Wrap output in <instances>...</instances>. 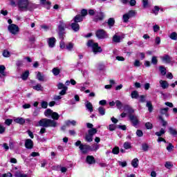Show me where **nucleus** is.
Masks as SVG:
<instances>
[{"label": "nucleus", "mask_w": 177, "mask_h": 177, "mask_svg": "<svg viewBox=\"0 0 177 177\" xmlns=\"http://www.w3.org/2000/svg\"><path fill=\"white\" fill-rule=\"evenodd\" d=\"M60 115L56 112H53L51 115L52 119L43 118L38 122V127H44V128H56L57 127V122L55 120H59Z\"/></svg>", "instance_id": "nucleus-1"}, {"label": "nucleus", "mask_w": 177, "mask_h": 177, "mask_svg": "<svg viewBox=\"0 0 177 177\" xmlns=\"http://www.w3.org/2000/svg\"><path fill=\"white\" fill-rule=\"evenodd\" d=\"M17 6L20 12H27V10H30V1L28 0H18Z\"/></svg>", "instance_id": "nucleus-2"}, {"label": "nucleus", "mask_w": 177, "mask_h": 177, "mask_svg": "<svg viewBox=\"0 0 177 177\" xmlns=\"http://www.w3.org/2000/svg\"><path fill=\"white\" fill-rule=\"evenodd\" d=\"M87 46L92 48L93 53H101L102 52V47L99 46V44L93 42V40H88Z\"/></svg>", "instance_id": "nucleus-3"}, {"label": "nucleus", "mask_w": 177, "mask_h": 177, "mask_svg": "<svg viewBox=\"0 0 177 177\" xmlns=\"http://www.w3.org/2000/svg\"><path fill=\"white\" fill-rule=\"evenodd\" d=\"M127 107L129 109V113H130L129 115V118L131 121V122L133 124L134 127H136L138 124H139V120L138 119V116L132 114L135 112V111L131 108L129 106H127Z\"/></svg>", "instance_id": "nucleus-4"}, {"label": "nucleus", "mask_w": 177, "mask_h": 177, "mask_svg": "<svg viewBox=\"0 0 177 177\" xmlns=\"http://www.w3.org/2000/svg\"><path fill=\"white\" fill-rule=\"evenodd\" d=\"M67 28V24H64L63 21H59V25L58 26V30H59V38L62 40L64 39V30L65 28Z\"/></svg>", "instance_id": "nucleus-5"}, {"label": "nucleus", "mask_w": 177, "mask_h": 177, "mask_svg": "<svg viewBox=\"0 0 177 177\" xmlns=\"http://www.w3.org/2000/svg\"><path fill=\"white\" fill-rule=\"evenodd\" d=\"M8 30L10 34L13 35H17L19 34V31H20V28L19 26L15 24H10L8 27Z\"/></svg>", "instance_id": "nucleus-6"}, {"label": "nucleus", "mask_w": 177, "mask_h": 177, "mask_svg": "<svg viewBox=\"0 0 177 177\" xmlns=\"http://www.w3.org/2000/svg\"><path fill=\"white\" fill-rule=\"evenodd\" d=\"M95 35L98 39H104V38H109V35H107V32H106V31L103 29L97 30Z\"/></svg>", "instance_id": "nucleus-7"}, {"label": "nucleus", "mask_w": 177, "mask_h": 177, "mask_svg": "<svg viewBox=\"0 0 177 177\" xmlns=\"http://www.w3.org/2000/svg\"><path fill=\"white\" fill-rule=\"evenodd\" d=\"M57 88L58 89H62L59 93V95H61L62 96L66 95L67 89H68V88L63 83H59L57 84Z\"/></svg>", "instance_id": "nucleus-8"}, {"label": "nucleus", "mask_w": 177, "mask_h": 177, "mask_svg": "<svg viewBox=\"0 0 177 177\" xmlns=\"http://www.w3.org/2000/svg\"><path fill=\"white\" fill-rule=\"evenodd\" d=\"M79 149L81 150L83 154H86L89 150H91V146L86 145H80Z\"/></svg>", "instance_id": "nucleus-9"}, {"label": "nucleus", "mask_w": 177, "mask_h": 177, "mask_svg": "<svg viewBox=\"0 0 177 177\" xmlns=\"http://www.w3.org/2000/svg\"><path fill=\"white\" fill-rule=\"evenodd\" d=\"M25 147L31 149L34 147V142L31 139H26L25 141Z\"/></svg>", "instance_id": "nucleus-10"}, {"label": "nucleus", "mask_w": 177, "mask_h": 177, "mask_svg": "<svg viewBox=\"0 0 177 177\" xmlns=\"http://www.w3.org/2000/svg\"><path fill=\"white\" fill-rule=\"evenodd\" d=\"M56 44V39L55 37H50L48 39V44L49 48H55Z\"/></svg>", "instance_id": "nucleus-11"}, {"label": "nucleus", "mask_w": 177, "mask_h": 177, "mask_svg": "<svg viewBox=\"0 0 177 177\" xmlns=\"http://www.w3.org/2000/svg\"><path fill=\"white\" fill-rule=\"evenodd\" d=\"M40 5L42 6H44L45 8H47V9H49V7L51 5L50 1L48 0H40Z\"/></svg>", "instance_id": "nucleus-12"}, {"label": "nucleus", "mask_w": 177, "mask_h": 177, "mask_svg": "<svg viewBox=\"0 0 177 177\" xmlns=\"http://www.w3.org/2000/svg\"><path fill=\"white\" fill-rule=\"evenodd\" d=\"M71 27L72 30L75 31V32H77V31H80V24H78L77 22L72 23L71 24Z\"/></svg>", "instance_id": "nucleus-13"}, {"label": "nucleus", "mask_w": 177, "mask_h": 177, "mask_svg": "<svg viewBox=\"0 0 177 177\" xmlns=\"http://www.w3.org/2000/svg\"><path fill=\"white\" fill-rule=\"evenodd\" d=\"M85 106L86 109L88 110V111H90V113H92V111H93V106L92 105V103H91L90 102L86 101L85 102Z\"/></svg>", "instance_id": "nucleus-14"}, {"label": "nucleus", "mask_w": 177, "mask_h": 177, "mask_svg": "<svg viewBox=\"0 0 177 177\" xmlns=\"http://www.w3.org/2000/svg\"><path fill=\"white\" fill-rule=\"evenodd\" d=\"M159 84H160V86L162 88V89H167V88L169 86L168 82L165 80H160Z\"/></svg>", "instance_id": "nucleus-15"}, {"label": "nucleus", "mask_w": 177, "mask_h": 177, "mask_svg": "<svg viewBox=\"0 0 177 177\" xmlns=\"http://www.w3.org/2000/svg\"><path fill=\"white\" fill-rule=\"evenodd\" d=\"M124 37L118 36L117 34L114 35L113 37V42H115L116 44H118L121 42V39H123Z\"/></svg>", "instance_id": "nucleus-16"}, {"label": "nucleus", "mask_w": 177, "mask_h": 177, "mask_svg": "<svg viewBox=\"0 0 177 177\" xmlns=\"http://www.w3.org/2000/svg\"><path fill=\"white\" fill-rule=\"evenodd\" d=\"M86 162L88 164L92 165V164H95L96 161L95 160V158L93 156H88L86 157Z\"/></svg>", "instance_id": "nucleus-17"}, {"label": "nucleus", "mask_w": 177, "mask_h": 177, "mask_svg": "<svg viewBox=\"0 0 177 177\" xmlns=\"http://www.w3.org/2000/svg\"><path fill=\"white\" fill-rule=\"evenodd\" d=\"M14 121L16 124H19L20 125H23V124L26 123V120L23 118H16L14 119Z\"/></svg>", "instance_id": "nucleus-18"}, {"label": "nucleus", "mask_w": 177, "mask_h": 177, "mask_svg": "<svg viewBox=\"0 0 177 177\" xmlns=\"http://www.w3.org/2000/svg\"><path fill=\"white\" fill-rule=\"evenodd\" d=\"M169 133L172 136L176 138L177 136V130L174 127H169Z\"/></svg>", "instance_id": "nucleus-19"}, {"label": "nucleus", "mask_w": 177, "mask_h": 177, "mask_svg": "<svg viewBox=\"0 0 177 177\" xmlns=\"http://www.w3.org/2000/svg\"><path fill=\"white\" fill-rule=\"evenodd\" d=\"M131 165H132V167H133V168H138V167L139 166V159L134 158L131 161Z\"/></svg>", "instance_id": "nucleus-20"}, {"label": "nucleus", "mask_w": 177, "mask_h": 177, "mask_svg": "<svg viewBox=\"0 0 177 177\" xmlns=\"http://www.w3.org/2000/svg\"><path fill=\"white\" fill-rule=\"evenodd\" d=\"M52 114H53V111L50 109H48L44 111L45 117H52Z\"/></svg>", "instance_id": "nucleus-21"}, {"label": "nucleus", "mask_w": 177, "mask_h": 177, "mask_svg": "<svg viewBox=\"0 0 177 177\" xmlns=\"http://www.w3.org/2000/svg\"><path fill=\"white\" fill-rule=\"evenodd\" d=\"M84 20V17L81 15H76L74 18L75 23H80Z\"/></svg>", "instance_id": "nucleus-22"}, {"label": "nucleus", "mask_w": 177, "mask_h": 177, "mask_svg": "<svg viewBox=\"0 0 177 177\" xmlns=\"http://www.w3.org/2000/svg\"><path fill=\"white\" fill-rule=\"evenodd\" d=\"M162 60L164 63H171V57L169 55H165L162 57Z\"/></svg>", "instance_id": "nucleus-23"}, {"label": "nucleus", "mask_w": 177, "mask_h": 177, "mask_svg": "<svg viewBox=\"0 0 177 177\" xmlns=\"http://www.w3.org/2000/svg\"><path fill=\"white\" fill-rule=\"evenodd\" d=\"M131 96L132 99H138L139 97V93L138 91H133L131 92Z\"/></svg>", "instance_id": "nucleus-24"}, {"label": "nucleus", "mask_w": 177, "mask_h": 177, "mask_svg": "<svg viewBox=\"0 0 177 177\" xmlns=\"http://www.w3.org/2000/svg\"><path fill=\"white\" fill-rule=\"evenodd\" d=\"M15 176H16V177H28V175L25 174L21 171H16Z\"/></svg>", "instance_id": "nucleus-25"}, {"label": "nucleus", "mask_w": 177, "mask_h": 177, "mask_svg": "<svg viewBox=\"0 0 177 177\" xmlns=\"http://www.w3.org/2000/svg\"><path fill=\"white\" fill-rule=\"evenodd\" d=\"M37 78L39 81H41V82L45 81V76H44V75L41 74L40 72L37 73Z\"/></svg>", "instance_id": "nucleus-26"}, {"label": "nucleus", "mask_w": 177, "mask_h": 177, "mask_svg": "<svg viewBox=\"0 0 177 177\" xmlns=\"http://www.w3.org/2000/svg\"><path fill=\"white\" fill-rule=\"evenodd\" d=\"M146 106L148 108L149 113H151V111H153V104H151V102L147 101Z\"/></svg>", "instance_id": "nucleus-27"}, {"label": "nucleus", "mask_w": 177, "mask_h": 177, "mask_svg": "<svg viewBox=\"0 0 177 177\" xmlns=\"http://www.w3.org/2000/svg\"><path fill=\"white\" fill-rule=\"evenodd\" d=\"M98 113L100 115H104V114H106V109L103 108V106H100L98 108Z\"/></svg>", "instance_id": "nucleus-28"}, {"label": "nucleus", "mask_w": 177, "mask_h": 177, "mask_svg": "<svg viewBox=\"0 0 177 177\" xmlns=\"http://www.w3.org/2000/svg\"><path fill=\"white\" fill-rule=\"evenodd\" d=\"M66 48L67 50L71 51L73 50V48H74V43L69 42L66 46Z\"/></svg>", "instance_id": "nucleus-29"}, {"label": "nucleus", "mask_w": 177, "mask_h": 177, "mask_svg": "<svg viewBox=\"0 0 177 177\" xmlns=\"http://www.w3.org/2000/svg\"><path fill=\"white\" fill-rule=\"evenodd\" d=\"M107 23L109 27H113L115 23V21L114 20V18H109Z\"/></svg>", "instance_id": "nucleus-30"}, {"label": "nucleus", "mask_w": 177, "mask_h": 177, "mask_svg": "<svg viewBox=\"0 0 177 177\" xmlns=\"http://www.w3.org/2000/svg\"><path fill=\"white\" fill-rule=\"evenodd\" d=\"M104 19V14L103 12H100L98 17L95 18V21H97L98 20H103Z\"/></svg>", "instance_id": "nucleus-31"}, {"label": "nucleus", "mask_w": 177, "mask_h": 177, "mask_svg": "<svg viewBox=\"0 0 177 177\" xmlns=\"http://www.w3.org/2000/svg\"><path fill=\"white\" fill-rule=\"evenodd\" d=\"M30 75V72H29L28 71H25V72L22 74V75H21L22 80H27V78H28V75Z\"/></svg>", "instance_id": "nucleus-32"}, {"label": "nucleus", "mask_w": 177, "mask_h": 177, "mask_svg": "<svg viewBox=\"0 0 177 177\" xmlns=\"http://www.w3.org/2000/svg\"><path fill=\"white\" fill-rule=\"evenodd\" d=\"M66 125H68V127H69V125H73V127H75V125H77V122L75 120H68L66 122Z\"/></svg>", "instance_id": "nucleus-33"}, {"label": "nucleus", "mask_w": 177, "mask_h": 177, "mask_svg": "<svg viewBox=\"0 0 177 177\" xmlns=\"http://www.w3.org/2000/svg\"><path fill=\"white\" fill-rule=\"evenodd\" d=\"M5 70H6V68L3 65L0 66V74H1L3 77H5L6 75L5 74Z\"/></svg>", "instance_id": "nucleus-34"}, {"label": "nucleus", "mask_w": 177, "mask_h": 177, "mask_svg": "<svg viewBox=\"0 0 177 177\" xmlns=\"http://www.w3.org/2000/svg\"><path fill=\"white\" fill-rule=\"evenodd\" d=\"M127 15H128L129 17H133V16L136 15V11L131 10L130 11L128 12V13H127Z\"/></svg>", "instance_id": "nucleus-35"}, {"label": "nucleus", "mask_w": 177, "mask_h": 177, "mask_svg": "<svg viewBox=\"0 0 177 177\" xmlns=\"http://www.w3.org/2000/svg\"><path fill=\"white\" fill-rule=\"evenodd\" d=\"M95 133H97V130L96 129H91L88 130V135L93 136Z\"/></svg>", "instance_id": "nucleus-36"}, {"label": "nucleus", "mask_w": 177, "mask_h": 177, "mask_svg": "<svg viewBox=\"0 0 177 177\" xmlns=\"http://www.w3.org/2000/svg\"><path fill=\"white\" fill-rule=\"evenodd\" d=\"M115 104H116V107L119 109L121 110L122 109V102H121V101L120 100H116L115 101Z\"/></svg>", "instance_id": "nucleus-37"}, {"label": "nucleus", "mask_w": 177, "mask_h": 177, "mask_svg": "<svg viewBox=\"0 0 177 177\" xmlns=\"http://www.w3.org/2000/svg\"><path fill=\"white\" fill-rule=\"evenodd\" d=\"M159 70L162 75H165V74H167V69L164 66H160Z\"/></svg>", "instance_id": "nucleus-38"}, {"label": "nucleus", "mask_w": 177, "mask_h": 177, "mask_svg": "<svg viewBox=\"0 0 177 177\" xmlns=\"http://www.w3.org/2000/svg\"><path fill=\"white\" fill-rule=\"evenodd\" d=\"M52 71L54 75H59L60 74V69L59 68H54Z\"/></svg>", "instance_id": "nucleus-39"}, {"label": "nucleus", "mask_w": 177, "mask_h": 177, "mask_svg": "<svg viewBox=\"0 0 177 177\" xmlns=\"http://www.w3.org/2000/svg\"><path fill=\"white\" fill-rule=\"evenodd\" d=\"M164 133H165V130L164 129H161L160 131L156 132L155 135H156V136H162Z\"/></svg>", "instance_id": "nucleus-40"}, {"label": "nucleus", "mask_w": 177, "mask_h": 177, "mask_svg": "<svg viewBox=\"0 0 177 177\" xmlns=\"http://www.w3.org/2000/svg\"><path fill=\"white\" fill-rule=\"evenodd\" d=\"M6 131V127L2 125V123H0V135L5 133Z\"/></svg>", "instance_id": "nucleus-41"}, {"label": "nucleus", "mask_w": 177, "mask_h": 177, "mask_svg": "<svg viewBox=\"0 0 177 177\" xmlns=\"http://www.w3.org/2000/svg\"><path fill=\"white\" fill-rule=\"evenodd\" d=\"M142 149L143 151H149V145L147 143H143L142 145Z\"/></svg>", "instance_id": "nucleus-42"}, {"label": "nucleus", "mask_w": 177, "mask_h": 177, "mask_svg": "<svg viewBox=\"0 0 177 177\" xmlns=\"http://www.w3.org/2000/svg\"><path fill=\"white\" fill-rule=\"evenodd\" d=\"M3 56L4 57H10V52H9L8 50H4L3 51Z\"/></svg>", "instance_id": "nucleus-43"}, {"label": "nucleus", "mask_w": 177, "mask_h": 177, "mask_svg": "<svg viewBox=\"0 0 177 177\" xmlns=\"http://www.w3.org/2000/svg\"><path fill=\"white\" fill-rule=\"evenodd\" d=\"M169 110V108H162L160 109V113L162 115L167 114Z\"/></svg>", "instance_id": "nucleus-44"}, {"label": "nucleus", "mask_w": 177, "mask_h": 177, "mask_svg": "<svg viewBox=\"0 0 177 177\" xmlns=\"http://www.w3.org/2000/svg\"><path fill=\"white\" fill-rule=\"evenodd\" d=\"M93 136H91V134H88L86 136V142H92L93 140Z\"/></svg>", "instance_id": "nucleus-45"}, {"label": "nucleus", "mask_w": 177, "mask_h": 177, "mask_svg": "<svg viewBox=\"0 0 177 177\" xmlns=\"http://www.w3.org/2000/svg\"><path fill=\"white\" fill-rule=\"evenodd\" d=\"M170 38H171V39H173L174 41H176V39H177V33L175 32H173L172 33H171Z\"/></svg>", "instance_id": "nucleus-46"}, {"label": "nucleus", "mask_w": 177, "mask_h": 177, "mask_svg": "<svg viewBox=\"0 0 177 177\" xmlns=\"http://www.w3.org/2000/svg\"><path fill=\"white\" fill-rule=\"evenodd\" d=\"M33 89H35V91H42L43 87L41 84H38L36 86H33Z\"/></svg>", "instance_id": "nucleus-47"}, {"label": "nucleus", "mask_w": 177, "mask_h": 177, "mask_svg": "<svg viewBox=\"0 0 177 177\" xmlns=\"http://www.w3.org/2000/svg\"><path fill=\"white\" fill-rule=\"evenodd\" d=\"M113 154H118L120 153V148L118 147H115L112 149Z\"/></svg>", "instance_id": "nucleus-48"}, {"label": "nucleus", "mask_w": 177, "mask_h": 177, "mask_svg": "<svg viewBox=\"0 0 177 177\" xmlns=\"http://www.w3.org/2000/svg\"><path fill=\"white\" fill-rule=\"evenodd\" d=\"M123 146L126 150H128V149H131V147H132L131 146V142H124Z\"/></svg>", "instance_id": "nucleus-49"}, {"label": "nucleus", "mask_w": 177, "mask_h": 177, "mask_svg": "<svg viewBox=\"0 0 177 177\" xmlns=\"http://www.w3.org/2000/svg\"><path fill=\"white\" fill-rule=\"evenodd\" d=\"M129 19H131L128 15L126 13L123 15V21L124 23H128V21L129 20Z\"/></svg>", "instance_id": "nucleus-50"}, {"label": "nucleus", "mask_w": 177, "mask_h": 177, "mask_svg": "<svg viewBox=\"0 0 177 177\" xmlns=\"http://www.w3.org/2000/svg\"><path fill=\"white\" fill-rule=\"evenodd\" d=\"M160 7L156 6L153 10L154 15H158V12H160Z\"/></svg>", "instance_id": "nucleus-51"}, {"label": "nucleus", "mask_w": 177, "mask_h": 177, "mask_svg": "<svg viewBox=\"0 0 177 177\" xmlns=\"http://www.w3.org/2000/svg\"><path fill=\"white\" fill-rule=\"evenodd\" d=\"M143 8H149V0H142Z\"/></svg>", "instance_id": "nucleus-52"}, {"label": "nucleus", "mask_w": 177, "mask_h": 177, "mask_svg": "<svg viewBox=\"0 0 177 177\" xmlns=\"http://www.w3.org/2000/svg\"><path fill=\"white\" fill-rule=\"evenodd\" d=\"M41 106L42 109H47L48 108V102L42 101L41 103Z\"/></svg>", "instance_id": "nucleus-53"}, {"label": "nucleus", "mask_w": 177, "mask_h": 177, "mask_svg": "<svg viewBox=\"0 0 177 177\" xmlns=\"http://www.w3.org/2000/svg\"><path fill=\"white\" fill-rule=\"evenodd\" d=\"M118 164L120 165V167H122V168L127 167V161H118Z\"/></svg>", "instance_id": "nucleus-54"}, {"label": "nucleus", "mask_w": 177, "mask_h": 177, "mask_svg": "<svg viewBox=\"0 0 177 177\" xmlns=\"http://www.w3.org/2000/svg\"><path fill=\"white\" fill-rule=\"evenodd\" d=\"M12 122H13V120L12 119H6L5 121V124L6 125H8V127H10Z\"/></svg>", "instance_id": "nucleus-55"}, {"label": "nucleus", "mask_w": 177, "mask_h": 177, "mask_svg": "<svg viewBox=\"0 0 177 177\" xmlns=\"http://www.w3.org/2000/svg\"><path fill=\"white\" fill-rule=\"evenodd\" d=\"M151 63H152V64H157V63H158V60L157 59V57H156V56L152 57Z\"/></svg>", "instance_id": "nucleus-56"}, {"label": "nucleus", "mask_w": 177, "mask_h": 177, "mask_svg": "<svg viewBox=\"0 0 177 177\" xmlns=\"http://www.w3.org/2000/svg\"><path fill=\"white\" fill-rule=\"evenodd\" d=\"M139 102H140L141 103H145V102H146V96L145 95H140Z\"/></svg>", "instance_id": "nucleus-57"}, {"label": "nucleus", "mask_w": 177, "mask_h": 177, "mask_svg": "<svg viewBox=\"0 0 177 177\" xmlns=\"http://www.w3.org/2000/svg\"><path fill=\"white\" fill-rule=\"evenodd\" d=\"M115 128H117L115 124H110L109 127V129L111 131H115Z\"/></svg>", "instance_id": "nucleus-58"}, {"label": "nucleus", "mask_w": 177, "mask_h": 177, "mask_svg": "<svg viewBox=\"0 0 177 177\" xmlns=\"http://www.w3.org/2000/svg\"><path fill=\"white\" fill-rule=\"evenodd\" d=\"M141 64H142L140 63V60L136 59V60L134 62V66H135V67H140Z\"/></svg>", "instance_id": "nucleus-59"}, {"label": "nucleus", "mask_w": 177, "mask_h": 177, "mask_svg": "<svg viewBox=\"0 0 177 177\" xmlns=\"http://www.w3.org/2000/svg\"><path fill=\"white\" fill-rule=\"evenodd\" d=\"M145 127H146L147 129H151L153 128V124L150 122H147L145 124Z\"/></svg>", "instance_id": "nucleus-60"}, {"label": "nucleus", "mask_w": 177, "mask_h": 177, "mask_svg": "<svg viewBox=\"0 0 177 177\" xmlns=\"http://www.w3.org/2000/svg\"><path fill=\"white\" fill-rule=\"evenodd\" d=\"M136 135L139 138H142V136H143V131H142V130H137Z\"/></svg>", "instance_id": "nucleus-61"}, {"label": "nucleus", "mask_w": 177, "mask_h": 177, "mask_svg": "<svg viewBox=\"0 0 177 177\" xmlns=\"http://www.w3.org/2000/svg\"><path fill=\"white\" fill-rule=\"evenodd\" d=\"M173 149H174V145H172L171 143H169L167 147V150L169 151H172Z\"/></svg>", "instance_id": "nucleus-62"}, {"label": "nucleus", "mask_w": 177, "mask_h": 177, "mask_svg": "<svg viewBox=\"0 0 177 177\" xmlns=\"http://www.w3.org/2000/svg\"><path fill=\"white\" fill-rule=\"evenodd\" d=\"M81 13H82V17L84 18V17L86 16V15H88V11L85 9H83L82 11H81Z\"/></svg>", "instance_id": "nucleus-63"}, {"label": "nucleus", "mask_w": 177, "mask_h": 177, "mask_svg": "<svg viewBox=\"0 0 177 177\" xmlns=\"http://www.w3.org/2000/svg\"><path fill=\"white\" fill-rule=\"evenodd\" d=\"M153 28L154 32H158V31H160V27L158 26V25L153 26Z\"/></svg>", "instance_id": "nucleus-64"}]
</instances>
